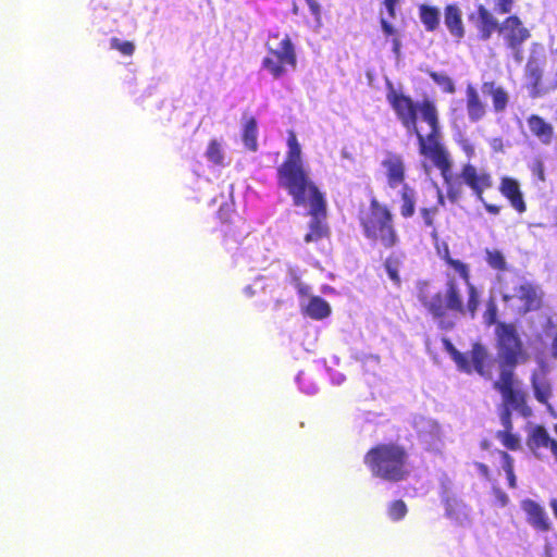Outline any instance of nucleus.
Returning <instances> with one entry per match:
<instances>
[{
	"label": "nucleus",
	"instance_id": "obj_17",
	"mask_svg": "<svg viewBox=\"0 0 557 557\" xmlns=\"http://www.w3.org/2000/svg\"><path fill=\"white\" fill-rule=\"evenodd\" d=\"M528 125L531 133L535 137H537L543 144H550L554 136V128L542 116L532 114L528 119Z\"/></svg>",
	"mask_w": 557,
	"mask_h": 557
},
{
	"label": "nucleus",
	"instance_id": "obj_49",
	"mask_svg": "<svg viewBox=\"0 0 557 557\" xmlns=\"http://www.w3.org/2000/svg\"><path fill=\"white\" fill-rule=\"evenodd\" d=\"M225 208L226 206H222L220 209H219V215L221 219H224V211H225Z\"/></svg>",
	"mask_w": 557,
	"mask_h": 557
},
{
	"label": "nucleus",
	"instance_id": "obj_9",
	"mask_svg": "<svg viewBox=\"0 0 557 557\" xmlns=\"http://www.w3.org/2000/svg\"><path fill=\"white\" fill-rule=\"evenodd\" d=\"M444 347L446 351L450 355L458 369L462 372L471 374L472 372L478 373V366L475 362L476 354L484 351L487 357H493L488 349L481 343H474L471 346V350L469 351V356L460 352L456 349L453 343L448 338L443 339Z\"/></svg>",
	"mask_w": 557,
	"mask_h": 557
},
{
	"label": "nucleus",
	"instance_id": "obj_46",
	"mask_svg": "<svg viewBox=\"0 0 557 557\" xmlns=\"http://www.w3.org/2000/svg\"><path fill=\"white\" fill-rule=\"evenodd\" d=\"M310 11L314 15L320 14V4L315 0H306Z\"/></svg>",
	"mask_w": 557,
	"mask_h": 557
},
{
	"label": "nucleus",
	"instance_id": "obj_52",
	"mask_svg": "<svg viewBox=\"0 0 557 557\" xmlns=\"http://www.w3.org/2000/svg\"><path fill=\"white\" fill-rule=\"evenodd\" d=\"M293 13L298 14V7L296 4H294L293 7Z\"/></svg>",
	"mask_w": 557,
	"mask_h": 557
},
{
	"label": "nucleus",
	"instance_id": "obj_27",
	"mask_svg": "<svg viewBox=\"0 0 557 557\" xmlns=\"http://www.w3.org/2000/svg\"><path fill=\"white\" fill-rule=\"evenodd\" d=\"M383 5L386 9L387 16H384L383 13H381V25L385 33V35H394L395 29L389 22V20L395 18L396 16V7L399 3V0H383Z\"/></svg>",
	"mask_w": 557,
	"mask_h": 557
},
{
	"label": "nucleus",
	"instance_id": "obj_19",
	"mask_svg": "<svg viewBox=\"0 0 557 557\" xmlns=\"http://www.w3.org/2000/svg\"><path fill=\"white\" fill-rule=\"evenodd\" d=\"M400 195V207L399 213L401 218L409 219L413 216L416 212V203H417V193L413 187L408 184H404L399 191Z\"/></svg>",
	"mask_w": 557,
	"mask_h": 557
},
{
	"label": "nucleus",
	"instance_id": "obj_28",
	"mask_svg": "<svg viewBox=\"0 0 557 557\" xmlns=\"http://www.w3.org/2000/svg\"><path fill=\"white\" fill-rule=\"evenodd\" d=\"M498 33L500 35H529L522 26L520 18L516 15L508 16L500 25Z\"/></svg>",
	"mask_w": 557,
	"mask_h": 557
},
{
	"label": "nucleus",
	"instance_id": "obj_40",
	"mask_svg": "<svg viewBox=\"0 0 557 557\" xmlns=\"http://www.w3.org/2000/svg\"><path fill=\"white\" fill-rule=\"evenodd\" d=\"M492 493L495 498L497 506L506 507L509 504L508 495L498 486L492 487Z\"/></svg>",
	"mask_w": 557,
	"mask_h": 557
},
{
	"label": "nucleus",
	"instance_id": "obj_48",
	"mask_svg": "<svg viewBox=\"0 0 557 557\" xmlns=\"http://www.w3.org/2000/svg\"><path fill=\"white\" fill-rule=\"evenodd\" d=\"M463 150L466 151L468 157H472L474 153V148L471 145L465 146Z\"/></svg>",
	"mask_w": 557,
	"mask_h": 557
},
{
	"label": "nucleus",
	"instance_id": "obj_51",
	"mask_svg": "<svg viewBox=\"0 0 557 557\" xmlns=\"http://www.w3.org/2000/svg\"><path fill=\"white\" fill-rule=\"evenodd\" d=\"M438 203L444 205V198L441 193H438Z\"/></svg>",
	"mask_w": 557,
	"mask_h": 557
},
{
	"label": "nucleus",
	"instance_id": "obj_22",
	"mask_svg": "<svg viewBox=\"0 0 557 557\" xmlns=\"http://www.w3.org/2000/svg\"><path fill=\"white\" fill-rule=\"evenodd\" d=\"M478 27L483 35L499 30V24L493 14L483 5L478 8Z\"/></svg>",
	"mask_w": 557,
	"mask_h": 557
},
{
	"label": "nucleus",
	"instance_id": "obj_3",
	"mask_svg": "<svg viewBox=\"0 0 557 557\" xmlns=\"http://www.w3.org/2000/svg\"><path fill=\"white\" fill-rule=\"evenodd\" d=\"M287 153L284 161L276 169L277 186L292 197L296 207L309 205V232L305 235L306 243H317L330 234L326 216V201L324 195L311 180L305 168L301 147L294 131L288 132Z\"/></svg>",
	"mask_w": 557,
	"mask_h": 557
},
{
	"label": "nucleus",
	"instance_id": "obj_1",
	"mask_svg": "<svg viewBox=\"0 0 557 557\" xmlns=\"http://www.w3.org/2000/svg\"><path fill=\"white\" fill-rule=\"evenodd\" d=\"M386 100L401 126L408 134L417 137L419 153L430 159L441 172L448 200L457 202L462 197L466 185L478 200L483 201L484 191L493 186L492 174L480 171L471 163L463 164L459 174L451 173L449 153L441 143V125L435 102L428 98L414 101L409 95L396 90L391 83Z\"/></svg>",
	"mask_w": 557,
	"mask_h": 557
},
{
	"label": "nucleus",
	"instance_id": "obj_39",
	"mask_svg": "<svg viewBox=\"0 0 557 557\" xmlns=\"http://www.w3.org/2000/svg\"><path fill=\"white\" fill-rule=\"evenodd\" d=\"M511 410L509 408H504L499 412V420L503 425V430H513Z\"/></svg>",
	"mask_w": 557,
	"mask_h": 557
},
{
	"label": "nucleus",
	"instance_id": "obj_29",
	"mask_svg": "<svg viewBox=\"0 0 557 557\" xmlns=\"http://www.w3.org/2000/svg\"><path fill=\"white\" fill-rule=\"evenodd\" d=\"M484 253L485 261L490 268L498 272H505L508 270L506 258L500 250L486 248Z\"/></svg>",
	"mask_w": 557,
	"mask_h": 557
},
{
	"label": "nucleus",
	"instance_id": "obj_36",
	"mask_svg": "<svg viewBox=\"0 0 557 557\" xmlns=\"http://www.w3.org/2000/svg\"><path fill=\"white\" fill-rule=\"evenodd\" d=\"M438 213V206L424 207L420 209V214L425 226L434 228V218Z\"/></svg>",
	"mask_w": 557,
	"mask_h": 557
},
{
	"label": "nucleus",
	"instance_id": "obj_47",
	"mask_svg": "<svg viewBox=\"0 0 557 557\" xmlns=\"http://www.w3.org/2000/svg\"><path fill=\"white\" fill-rule=\"evenodd\" d=\"M549 507L552 508L553 510V513H554V517L556 518L557 520V498H552L549 500Z\"/></svg>",
	"mask_w": 557,
	"mask_h": 557
},
{
	"label": "nucleus",
	"instance_id": "obj_44",
	"mask_svg": "<svg viewBox=\"0 0 557 557\" xmlns=\"http://www.w3.org/2000/svg\"><path fill=\"white\" fill-rule=\"evenodd\" d=\"M483 203V207L484 209L490 213V214H498L500 212V207L497 206V205H494V203H488V202H485L484 200L481 201Z\"/></svg>",
	"mask_w": 557,
	"mask_h": 557
},
{
	"label": "nucleus",
	"instance_id": "obj_31",
	"mask_svg": "<svg viewBox=\"0 0 557 557\" xmlns=\"http://www.w3.org/2000/svg\"><path fill=\"white\" fill-rule=\"evenodd\" d=\"M496 453L499 455L502 462H503V469L506 473L508 486L510 488L517 487V476L515 474V460L505 450L497 449Z\"/></svg>",
	"mask_w": 557,
	"mask_h": 557
},
{
	"label": "nucleus",
	"instance_id": "obj_38",
	"mask_svg": "<svg viewBox=\"0 0 557 557\" xmlns=\"http://www.w3.org/2000/svg\"><path fill=\"white\" fill-rule=\"evenodd\" d=\"M111 47L117 49L124 55H131L134 52V44L132 41L120 42L117 38H113Z\"/></svg>",
	"mask_w": 557,
	"mask_h": 557
},
{
	"label": "nucleus",
	"instance_id": "obj_35",
	"mask_svg": "<svg viewBox=\"0 0 557 557\" xmlns=\"http://www.w3.org/2000/svg\"><path fill=\"white\" fill-rule=\"evenodd\" d=\"M206 157L210 162H212L215 165H222L223 164V150L220 145V143L215 139H212L208 144V148L206 151Z\"/></svg>",
	"mask_w": 557,
	"mask_h": 557
},
{
	"label": "nucleus",
	"instance_id": "obj_33",
	"mask_svg": "<svg viewBox=\"0 0 557 557\" xmlns=\"http://www.w3.org/2000/svg\"><path fill=\"white\" fill-rule=\"evenodd\" d=\"M532 387L536 400L546 405L552 395L550 385L546 381H537L536 379H532Z\"/></svg>",
	"mask_w": 557,
	"mask_h": 557
},
{
	"label": "nucleus",
	"instance_id": "obj_5",
	"mask_svg": "<svg viewBox=\"0 0 557 557\" xmlns=\"http://www.w3.org/2000/svg\"><path fill=\"white\" fill-rule=\"evenodd\" d=\"M357 219L363 237L372 246L389 250L399 244L395 215L392 209L376 197H371L368 206L359 207Z\"/></svg>",
	"mask_w": 557,
	"mask_h": 557
},
{
	"label": "nucleus",
	"instance_id": "obj_53",
	"mask_svg": "<svg viewBox=\"0 0 557 557\" xmlns=\"http://www.w3.org/2000/svg\"><path fill=\"white\" fill-rule=\"evenodd\" d=\"M554 431L557 434V423L554 425Z\"/></svg>",
	"mask_w": 557,
	"mask_h": 557
},
{
	"label": "nucleus",
	"instance_id": "obj_16",
	"mask_svg": "<svg viewBox=\"0 0 557 557\" xmlns=\"http://www.w3.org/2000/svg\"><path fill=\"white\" fill-rule=\"evenodd\" d=\"M466 108L471 122H479L486 114V106L473 86L466 89Z\"/></svg>",
	"mask_w": 557,
	"mask_h": 557
},
{
	"label": "nucleus",
	"instance_id": "obj_24",
	"mask_svg": "<svg viewBox=\"0 0 557 557\" xmlns=\"http://www.w3.org/2000/svg\"><path fill=\"white\" fill-rule=\"evenodd\" d=\"M403 253L391 252L384 261V269L389 277V280L396 285L399 286L401 284V280L399 276V269L403 263Z\"/></svg>",
	"mask_w": 557,
	"mask_h": 557
},
{
	"label": "nucleus",
	"instance_id": "obj_50",
	"mask_svg": "<svg viewBox=\"0 0 557 557\" xmlns=\"http://www.w3.org/2000/svg\"><path fill=\"white\" fill-rule=\"evenodd\" d=\"M511 39L517 40V42H521L525 37L524 36H521V37H510Z\"/></svg>",
	"mask_w": 557,
	"mask_h": 557
},
{
	"label": "nucleus",
	"instance_id": "obj_14",
	"mask_svg": "<svg viewBox=\"0 0 557 557\" xmlns=\"http://www.w3.org/2000/svg\"><path fill=\"white\" fill-rule=\"evenodd\" d=\"M524 76L527 79L528 88L531 97L536 98L544 94L543 88V69L536 59H529L525 69Z\"/></svg>",
	"mask_w": 557,
	"mask_h": 557
},
{
	"label": "nucleus",
	"instance_id": "obj_4",
	"mask_svg": "<svg viewBox=\"0 0 557 557\" xmlns=\"http://www.w3.org/2000/svg\"><path fill=\"white\" fill-rule=\"evenodd\" d=\"M467 285V301L463 302L462 290L454 277H448L445 292L429 295L428 284L419 287L418 300L424 309L437 321L443 330L453 329L455 323L448 319V312L460 315H469L473 319L480 306V294L473 284Z\"/></svg>",
	"mask_w": 557,
	"mask_h": 557
},
{
	"label": "nucleus",
	"instance_id": "obj_25",
	"mask_svg": "<svg viewBox=\"0 0 557 557\" xmlns=\"http://www.w3.org/2000/svg\"><path fill=\"white\" fill-rule=\"evenodd\" d=\"M419 15L422 24L428 32L436 30L440 24V11L437 8L422 4L419 8Z\"/></svg>",
	"mask_w": 557,
	"mask_h": 557
},
{
	"label": "nucleus",
	"instance_id": "obj_45",
	"mask_svg": "<svg viewBox=\"0 0 557 557\" xmlns=\"http://www.w3.org/2000/svg\"><path fill=\"white\" fill-rule=\"evenodd\" d=\"M549 350H550L552 359L557 360V332L553 336V339H552L550 346H549Z\"/></svg>",
	"mask_w": 557,
	"mask_h": 557
},
{
	"label": "nucleus",
	"instance_id": "obj_42",
	"mask_svg": "<svg viewBox=\"0 0 557 557\" xmlns=\"http://www.w3.org/2000/svg\"><path fill=\"white\" fill-rule=\"evenodd\" d=\"M515 0H497L495 11L500 14L509 13L512 9Z\"/></svg>",
	"mask_w": 557,
	"mask_h": 557
},
{
	"label": "nucleus",
	"instance_id": "obj_13",
	"mask_svg": "<svg viewBox=\"0 0 557 557\" xmlns=\"http://www.w3.org/2000/svg\"><path fill=\"white\" fill-rule=\"evenodd\" d=\"M498 190L519 214L527 211V203L524 201L520 184L516 178L510 176L502 177Z\"/></svg>",
	"mask_w": 557,
	"mask_h": 557
},
{
	"label": "nucleus",
	"instance_id": "obj_23",
	"mask_svg": "<svg viewBox=\"0 0 557 557\" xmlns=\"http://www.w3.org/2000/svg\"><path fill=\"white\" fill-rule=\"evenodd\" d=\"M330 313L331 307L329 302L319 296L312 297L306 307V314L314 320H322L329 317Z\"/></svg>",
	"mask_w": 557,
	"mask_h": 557
},
{
	"label": "nucleus",
	"instance_id": "obj_8",
	"mask_svg": "<svg viewBox=\"0 0 557 557\" xmlns=\"http://www.w3.org/2000/svg\"><path fill=\"white\" fill-rule=\"evenodd\" d=\"M296 53L294 46L288 37L282 39L276 48L269 47L267 57L262 61V66L274 78L282 77L286 67H296Z\"/></svg>",
	"mask_w": 557,
	"mask_h": 557
},
{
	"label": "nucleus",
	"instance_id": "obj_30",
	"mask_svg": "<svg viewBox=\"0 0 557 557\" xmlns=\"http://www.w3.org/2000/svg\"><path fill=\"white\" fill-rule=\"evenodd\" d=\"M495 436L508 450L516 451L521 448L520 436L513 433V430H499Z\"/></svg>",
	"mask_w": 557,
	"mask_h": 557
},
{
	"label": "nucleus",
	"instance_id": "obj_7",
	"mask_svg": "<svg viewBox=\"0 0 557 557\" xmlns=\"http://www.w3.org/2000/svg\"><path fill=\"white\" fill-rule=\"evenodd\" d=\"M543 290L534 283L522 280L513 287L511 294H503V301L508 305L518 302V312L527 314L529 312L539 311L543 307Z\"/></svg>",
	"mask_w": 557,
	"mask_h": 557
},
{
	"label": "nucleus",
	"instance_id": "obj_37",
	"mask_svg": "<svg viewBox=\"0 0 557 557\" xmlns=\"http://www.w3.org/2000/svg\"><path fill=\"white\" fill-rule=\"evenodd\" d=\"M483 318H484V322L486 325L491 326V325L495 324V329L497 327V325L499 323L497 321V307L493 301H490L487 304V307L483 314Z\"/></svg>",
	"mask_w": 557,
	"mask_h": 557
},
{
	"label": "nucleus",
	"instance_id": "obj_18",
	"mask_svg": "<svg viewBox=\"0 0 557 557\" xmlns=\"http://www.w3.org/2000/svg\"><path fill=\"white\" fill-rule=\"evenodd\" d=\"M444 24L451 35H463L461 11L457 4H447L445 7Z\"/></svg>",
	"mask_w": 557,
	"mask_h": 557
},
{
	"label": "nucleus",
	"instance_id": "obj_2",
	"mask_svg": "<svg viewBox=\"0 0 557 557\" xmlns=\"http://www.w3.org/2000/svg\"><path fill=\"white\" fill-rule=\"evenodd\" d=\"M495 334L496 356L487 357L484 351L476 354L478 374L497 391L503 407L519 411L528 417L531 413L527 406V395L519 387L516 369L530 360L519 332L513 323H498Z\"/></svg>",
	"mask_w": 557,
	"mask_h": 557
},
{
	"label": "nucleus",
	"instance_id": "obj_54",
	"mask_svg": "<svg viewBox=\"0 0 557 557\" xmlns=\"http://www.w3.org/2000/svg\"><path fill=\"white\" fill-rule=\"evenodd\" d=\"M482 447L487 448V444L486 443H482Z\"/></svg>",
	"mask_w": 557,
	"mask_h": 557
},
{
	"label": "nucleus",
	"instance_id": "obj_34",
	"mask_svg": "<svg viewBox=\"0 0 557 557\" xmlns=\"http://www.w3.org/2000/svg\"><path fill=\"white\" fill-rule=\"evenodd\" d=\"M408 512L406 503L403 499H396L388 504L387 515L392 521L403 520Z\"/></svg>",
	"mask_w": 557,
	"mask_h": 557
},
{
	"label": "nucleus",
	"instance_id": "obj_10",
	"mask_svg": "<svg viewBox=\"0 0 557 557\" xmlns=\"http://www.w3.org/2000/svg\"><path fill=\"white\" fill-rule=\"evenodd\" d=\"M520 506L525 513L527 522L535 531L546 533L552 530V521L542 505L531 498H525L521 500Z\"/></svg>",
	"mask_w": 557,
	"mask_h": 557
},
{
	"label": "nucleus",
	"instance_id": "obj_43",
	"mask_svg": "<svg viewBox=\"0 0 557 557\" xmlns=\"http://www.w3.org/2000/svg\"><path fill=\"white\" fill-rule=\"evenodd\" d=\"M475 468L478 469V471L480 472V474L482 476H484L487 480L491 479L490 468L485 463H483V462H475Z\"/></svg>",
	"mask_w": 557,
	"mask_h": 557
},
{
	"label": "nucleus",
	"instance_id": "obj_41",
	"mask_svg": "<svg viewBox=\"0 0 557 557\" xmlns=\"http://www.w3.org/2000/svg\"><path fill=\"white\" fill-rule=\"evenodd\" d=\"M532 174L541 182H545L544 163L541 160H535L530 166Z\"/></svg>",
	"mask_w": 557,
	"mask_h": 557
},
{
	"label": "nucleus",
	"instance_id": "obj_32",
	"mask_svg": "<svg viewBox=\"0 0 557 557\" xmlns=\"http://www.w3.org/2000/svg\"><path fill=\"white\" fill-rule=\"evenodd\" d=\"M428 75L432 78V81L438 85L442 90L446 94H454L456 88L453 79L446 75L445 73H437L432 70L426 71Z\"/></svg>",
	"mask_w": 557,
	"mask_h": 557
},
{
	"label": "nucleus",
	"instance_id": "obj_15",
	"mask_svg": "<svg viewBox=\"0 0 557 557\" xmlns=\"http://www.w3.org/2000/svg\"><path fill=\"white\" fill-rule=\"evenodd\" d=\"M481 90L484 95L491 97L493 109L496 113L506 110L509 103V95L504 87L497 85L494 81H490L482 84Z\"/></svg>",
	"mask_w": 557,
	"mask_h": 557
},
{
	"label": "nucleus",
	"instance_id": "obj_6",
	"mask_svg": "<svg viewBox=\"0 0 557 557\" xmlns=\"http://www.w3.org/2000/svg\"><path fill=\"white\" fill-rule=\"evenodd\" d=\"M363 463L373 478L389 483L406 481L410 475L408 450L395 442L372 446L363 456Z\"/></svg>",
	"mask_w": 557,
	"mask_h": 557
},
{
	"label": "nucleus",
	"instance_id": "obj_12",
	"mask_svg": "<svg viewBox=\"0 0 557 557\" xmlns=\"http://www.w3.org/2000/svg\"><path fill=\"white\" fill-rule=\"evenodd\" d=\"M382 166L385 170L388 187L394 189L406 184V166L400 154L388 152L382 161Z\"/></svg>",
	"mask_w": 557,
	"mask_h": 557
},
{
	"label": "nucleus",
	"instance_id": "obj_20",
	"mask_svg": "<svg viewBox=\"0 0 557 557\" xmlns=\"http://www.w3.org/2000/svg\"><path fill=\"white\" fill-rule=\"evenodd\" d=\"M242 139L245 147L249 151H257L258 149V124L253 116L245 120L243 124Z\"/></svg>",
	"mask_w": 557,
	"mask_h": 557
},
{
	"label": "nucleus",
	"instance_id": "obj_26",
	"mask_svg": "<svg viewBox=\"0 0 557 557\" xmlns=\"http://www.w3.org/2000/svg\"><path fill=\"white\" fill-rule=\"evenodd\" d=\"M442 259L445 263L451 268L466 284H472L470 282V269L469 265L458 259H454L450 256L449 249L446 247L444 253L442 255Z\"/></svg>",
	"mask_w": 557,
	"mask_h": 557
},
{
	"label": "nucleus",
	"instance_id": "obj_11",
	"mask_svg": "<svg viewBox=\"0 0 557 557\" xmlns=\"http://www.w3.org/2000/svg\"><path fill=\"white\" fill-rule=\"evenodd\" d=\"M527 445L533 455L541 458V449H549L557 463V441L550 436L544 425H535L528 435Z\"/></svg>",
	"mask_w": 557,
	"mask_h": 557
},
{
	"label": "nucleus",
	"instance_id": "obj_21",
	"mask_svg": "<svg viewBox=\"0 0 557 557\" xmlns=\"http://www.w3.org/2000/svg\"><path fill=\"white\" fill-rule=\"evenodd\" d=\"M445 515L450 520L462 523L468 520L467 506L457 498L447 497L444 502Z\"/></svg>",
	"mask_w": 557,
	"mask_h": 557
}]
</instances>
